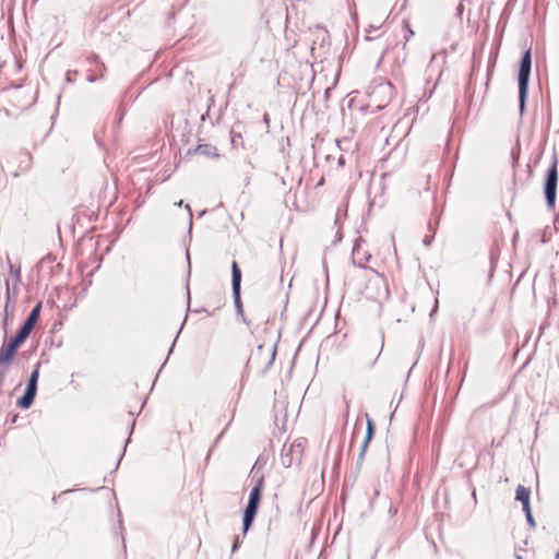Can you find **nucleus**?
Instances as JSON below:
<instances>
[{
    "instance_id": "4",
    "label": "nucleus",
    "mask_w": 559,
    "mask_h": 559,
    "mask_svg": "<svg viewBox=\"0 0 559 559\" xmlns=\"http://www.w3.org/2000/svg\"><path fill=\"white\" fill-rule=\"evenodd\" d=\"M532 55L531 50H526L522 57L520 69H519V96H520V108L523 110L525 98L528 90V80L531 74Z\"/></svg>"
},
{
    "instance_id": "16",
    "label": "nucleus",
    "mask_w": 559,
    "mask_h": 559,
    "mask_svg": "<svg viewBox=\"0 0 559 559\" xmlns=\"http://www.w3.org/2000/svg\"><path fill=\"white\" fill-rule=\"evenodd\" d=\"M403 24H404V27H405L406 33H407V34L405 35V39H406V40H408V38H409L411 36H413V35H414V32H413V29L411 28V24H409V22H408V21H404V23H403Z\"/></svg>"
},
{
    "instance_id": "2",
    "label": "nucleus",
    "mask_w": 559,
    "mask_h": 559,
    "mask_svg": "<svg viewBox=\"0 0 559 559\" xmlns=\"http://www.w3.org/2000/svg\"><path fill=\"white\" fill-rule=\"evenodd\" d=\"M276 356L275 344L259 345L248 359V366L254 368L258 372H265L273 365Z\"/></svg>"
},
{
    "instance_id": "9",
    "label": "nucleus",
    "mask_w": 559,
    "mask_h": 559,
    "mask_svg": "<svg viewBox=\"0 0 559 559\" xmlns=\"http://www.w3.org/2000/svg\"><path fill=\"white\" fill-rule=\"evenodd\" d=\"M530 496L531 491L528 488L519 485L516 488V500L521 501L523 504V511H528L530 506Z\"/></svg>"
},
{
    "instance_id": "5",
    "label": "nucleus",
    "mask_w": 559,
    "mask_h": 559,
    "mask_svg": "<svg viewBox=\"0 0 559 559\" xmlns=\"http://www.w3.org/2000/svg\"><path fill=\"white\" fill-rule=\"evenodd\" d=\"M557 185H558V169H557V160H554L551 167L547 173V177L545 180V197L548 206L554 207L556 204L557 198Z\"/></svg>"
},
{
    "instance_id": "1",
    "label": "nucleus",
    "mask_w": 559,
    "mask_h": 559,
    "mask_svg": "<svg viewBox=\"0 0 559 559\" xmlns=\"http://www.w3.org/2000/svg\"><path fill=\"white\" fill-rule=\"evenodd\" d=\"M383 344L384 337L382 334L366 338L358 349L359 359L367 366H374L382 353Z\"/></svg>"
},
{
    "instance_id": "11",
    "label": "nucleus",
    "mask_w": 559,
    "mask_h": 559,
    "mask_svg": "<svg viewBox=\"0 0 559 559\" xmlns=\"http://www.w3.org/2000/svg\"><path fill=\"white\" fill-rule=\"evenodd\" d=\"M195 153L206 157H217V148L211 144H199L195 148Z\"/></svg>"
},
{
    "instance_id": "17",
    "label": "nucleus",
    "mask_w": 559,
    "mask_h": 559,
    "mask_svg": "<svg viewBox=\"0 0 559 559\" xmlns=\"http://www.w3.org/2000/svg\"><path fill=\"white\" fill-rule=\"evenodd\" d=\"M525 512V515H526V519H527V522L532 525V526H535V521L533 519V515H532V512H531V508H528V511H524Z\"/></svg>"
},
{
    "instance_id": "3",
    "label": "nucleus",
    "mask_w": 559,
    "mask_h": 559,
    "mask_svg": "<svg viewBox=\"0 0 559 559\" xmlns=\"http://www.w3.org/2000/svg\"><path fill=\"white\" fill-rule=\"evenodd\" d=\"M263 483V478H260L250 491L249 501L243 512V533L248 532L258 513L262 498Z\"/></svg>"
},
{
    "instance_id": "18",
    "label": "nucleus",
    "mask_w": 559,
    "mask_h": 559,
    "mask_svg": "<svg viewBox=\"0 0 559 559\" xmlns=\"http://www.w3.org/2000/svg\"><path fill=\"white\" fill-rule=\"evenodd\" d=\"M12 175H13V176H17V175H19V173H17V171H13V173H12Z\"/></svg>"
},
{
    "instance_id": "10",
    "label": "nucleus",
    "mask_w": 559,
    "mask_h": 559,
    "mask_svg": "<svg viewBox=\"0 0 559 559\" xmlns=\"http://www.w3.org/2000/svg\"><path fill=\"white\" fill-rule=\"evenodd\" d=\"M33 329L34 328H32L31 325H28L24 322V324L19 330V332L15 334V336L12 338V341L21 346L26 341V338L29 336Z\"/></svg>"
},
{
    "instance_id": "14",
    "label": "nucleus",
    "mask_w": 559,
    "mask_h": 559,
    "mask_svg": "<svg viewBox=\"0 0 559 559\" xmlns=\"http://www.w3.org/2000/svg\"><path fill=\"white\" fill-rule=\"evenodd\" d=\"M35 395L36 394L32 393L31 391L25 390L23 396L19 399L17 405L22 408H28L33 403Z\"/></svg>"
},
{
    "instance_id": "8",
    "label": "nucleus",
    "mask_w": 559,
    "mask_h": 559,
    "mask_svg": "<svg viewBox=\"0 0 559 559\" xmlns=\"http://www.w3.org/2000/svg\"><path fill=\"white\" fill-rule=\"evenodd\" d=\"M231 283H233V293L235 297V304L238 308V311L241 312L242 304L240 300V283H241V272L236 261L231 264Z\"/></svg>"
},
{
    "instance_id": "12",
    "label": "nucleus",
    "mask_w": 559,
    "mask_h": 559,
    "mask_svg": "<svg viewBox=\"0 0 559 559\" xmlns=\"http://www.w3.org/2000/svg\"><path fill=\"white\" fill-rule=\"evenodd\" d=\"M373 435H374V424H373L372 419L369 416H367V433H366V438H365V441L362 444L361 454L365 453L369 442L373 438Z\"/></svg>"
},
{
    "instance_id": "15",
    "label": "nucleus",
    "mask_w": 559,
    "mask_h": 559,
    "mask_svg": "<svg viewBox=\"0 0 559 559\" xmlns=\"http://www.w3.org/2000/svg\"><path fill=\"white\" fill-rule=\"evenodd\" d=\"M38 377H39V370H38V367H37L32 372V374L29 377V380H28V383H27V386H26V391H31L32 393L36 394Z\"/></svg>"
},
{
    "instance_id": "13",
    "label": "nucleus",
    "mask_w": 559,
    "mask_h": 559,
    "mask_svg": "<svg viewBox=\"0 0 559 559\" xmlns=\"http://www.w3.org/2000/svg\"><path fill=\"white\" fill-rule=\"evenodd\" d=\"M40 309H41V302H38L34 309L31 311L28 318L26 319L25 323L31 325L32 328L35 326L38 318H39V314H40Z\"/></svg>"
},
{
    "instance_id": "6",
    "label": "nucleus",
    "mask_w": 559,
    "mask_h": 559,
    "mask_svg": "<svg viewBox=\"0 0 559 559\" xmlns=\"http://www.w3.org/2000/svg\"><path fill=\"white\" fill-rule=\"evenodd\" d=\"M20 345L10 340L0 348V376L4 377L11 367Z\"/></svg>"
},
{
    "instance_id": "19",
    "label": "nucleus",
    "mask_w": 559,
    "mask_h": 559,
    "mask_svg": "<svg viewBox=\"0 0 559 559\" xmlns=\"http://www.w3.org/2000/svg\"><path fill=\"white\" fill-rule=\"evenodd\" d=\"M556 559H559V551L556 554Z\"/></svg>"
},
{
    "instance_id": "7",
    "label": "nucleus",
    "mask_w": 559,
    "mask_h": 559,
    "mask_svg": "<svg viewBox=\"0 0 559 559\" xmlns=\"http://www.w3.org/2000/svg\"><path fill=\"white\" fill-rule=\"evenodd\" d=\"M364 280L367 282L365 290L370 297L377 295L379 289L384 287V278L372 270H366L364 272Z\"/></svg>"
}]
</instances>
